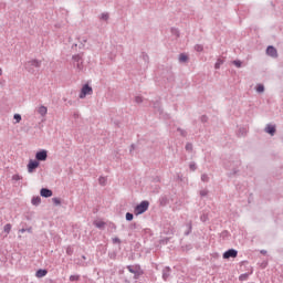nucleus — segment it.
I'll use <instances>...</instances> for the list:
<instances>
[{
  "instance_id": "obj_1",
  "label": "nucleus",
  "mask_w": 283,
  "mask_h": 283,
  "mask_svg": "<svg viewBox=\"0 0 283 283\" xmlns=\"http://www.w3.org/2000/svg\"><path fill=\"white\" fill-rule=\"evenodd\" d=\"M24 67L27 70V72H29L30 74H34V72H36L35 69L41 67V60H30L28 62H25Z\"/></svg>"
},
{
  "instance_id": "obj_2",
  "label": "nucleus",
  "mask_w": 283,
  "mask_h": 283,
  "mask_svg": "<svg viewBox=\"0 0 283 283\" xmlns=\"http://www.w3.org/2000/svg\"><path fill=\"white\" fill-rule=\"evenodd\" d=\"M147 209H149V201H142L135 207L134 213L135 216H140L142 213H145Z\"/></svg>"
},
{
  "instance_id": "obj_3",
  "label": "nucleus",
  "mask_w": 283,
  "mask_h": 283,
  "mask_svg": "<svg viewBox=\"0 0 283 283\" xmlns=\"http://www.w3.org/2000/svg\"><path fill=\"white\" fill-rule=\"evenodd\" d=\"M73 65L80 72L83 70V54H75L72 56Z\"/></svg>"
},
{
  "instance_id": "obj_4",
  "label": "nucleus",
  "mask_w": 283,
  "mask_h": 283,
  "mask_svg": "<svg viewBox=\"0 0 283 283\" xmlns=\"http://www.w3.org/2000/svg\"><path fill=\"white\" fill-rule=\"evenodd\" d=\"M127 271L134 274L135 280H138V277L143 275V270L140 269V265H128Z\"/></svg>"
},
{
  "instance_id": "obj_5",
  "label": "nucleus",
  "mask_w": 283,
  "mask_h": 283,
  "mask_svg": "<svg viewBox=\"0 0 283 283\" xmlns=\"http://www.w3.org/2000/svg\"><path fill=\"white\" fill-rule=\"evenodd\" d=\"M92 94H94L92 86L85 84L80 92L78 98H85L86 96H92Z\"/></svg>"
},
{
  "instance_id": "obj_6",
  "label": "nucleus",
  "mask_w": 283,
  "mask_h": 283,
  "mask_svg": "<svg viewBox=\"0 0 283 283\" xmlns=\"http://www.w3.org/2000/svg\"><path fill=\"white\" fill-rule=\"evenodd\" d=\"M36 161H45L48 160V150H41L35 154Z\"/></svg>"
},
{
  "instance_id": "obj_7",
  "label": "nucleus",
  "mask_w": 283,
  "mask_h": 283,
  "mask_svg": "<svg viewBox=\"0 0 283 283\" xmlns=\"http://www.w3.org/2000/svg\"><path fill=\"white\" fill-rule=\"evenodd\" d=\"M38 167H39V161L31 159L28 164L29 174H34V170L38 169Z\"/></svg>"
},
{
  "instance_id": "obj_8",
  "label": "nucleus",
  "mask_w": 283,
  "mask_h": 283,
  "mask_svg": "<svg viewBox=\"0 0 283 283\" xmlns=\"http://www.w3.org/2000/svg\"><path fill=\"white\" fill-rule=\"evenodd\" d=\"M266 54L273 59H277V50L274 46H268Z\"/></svg>"
},
{
  "instance_id": "obj_9",
  "label": "nucleus",
  "mask_w": 283,
  "mask_h": 283,
  "mask_svg": "<svg viewBox=\"0 0 283 283\" xmlns=\"http://www.w3.org/2000/svg\"><path fill=\"white\" fill-rule=\"evenodd\" d=\"M224 260H229V258H238V251L235 250H228L224 254H223Z\"/></svg>"
},
{
  "instance_id": "obj_10",
  "label": "nucleus",
  "mask_w": 283,
  "mask_h": 283,
  "mask_svg": "<svg viewBox=\"0 0 283 283\" xmlns=\"http://www.w3.org/2000/svg\"><path fill=\"white\" fill-rule=\"evenodd\" d=\"M40 196H42V198H52V190L48 188H42L40 191Z\"/></svg>"
},
{
  "instance_id": "obj_11",
  "label": "nucleus",
  "mask_w": 283,
  "mask_h": 283,
  "mask_svg": "<svg viewBox=\"0 0 283 283\" xmlns=\"http://www.w3.org/2000/svg\"><path fill=\"white\" fill-rule=\"evenodd\" d=\"M265 132H266V134H270V136H275V132H276V129H275V125H268L266 127H265Z\"/></svg>"
},
{
  "instance_id": "obj_12",
  "label": "nucleus",
  "mask_w": 283,
  "mask_h": 283,
  "mask_svg": "<svg viewBox=\"0 0 283 283\" xmlns=\"http://www.w3.org/2000/svg\"><path fill=\"white\" fill-rule=\"evenodd\" d=\"M171 273V269L170 268H165L163 271V280L167 281L169 280V275Z\"/></svg>"
},
{
  "instance_id": "obj_13",
  "label": "nucleus",
  "mask_w": 283,
  "mask_h": 283,
  "mask_svg": "<svg viewBox=\"0 0 283 283\" xmlns=\"http://www.w3.org/2000/svg\"><path fill=\"white\" fill-rule=\"evenodd\" d=\"M48 275V271L46 270H38L35 273L36 277H45Z\"/></svg>"
},
{
  "instance_id": "obj_14",
  "label": "nucleus",
  "mask_w": 283,
  "mask_h": 283,
  "mask_svg": "<svg viewBox=\"0 0 283 283\" xmlns=\"http://www.w3.org/2000/svg\"><path fill=\"white\" fill-rule=\"evenodd\" d=\"M94 226H95L97 229H105V223H104V221H102V220H96V221H94Z\"/></svg>"
},
{
  "instance_id": "obj_15",
  "label": "nucleus",
  "mask_w": 283,
  "mask_h": 283,
  "mask_svg": "<svg viewBox=\"0 0 283 283\" xmlns=\"http://www.w3.org/2000/svg\"><path fill=\"white\" fill-rule=\"evenodd\" d=\"M179 61H180V63H187V61H189V56L185 53H181L179 55Z\"/></svg>"
},
{
  "instance_id": "obj_16",
  "label": "nucleus",
  "mask_w": 283,
  "mask_h": 283,
  "mask_svg": "<svg viewBox=\"0 0 283 283\" xmlns=\"http://www.w3.org/2000/svg\"><path fill=\"white\" fill-rule=\"evenodd\" d=\"M38 113L41 114L42 116H45L48 114V107L45 106H40L38 108Z\"/></svg>"
},
{
  "instance_id": "obj_17",
  "label": "nucleus",
  "mask_w": 283,
  "mask_h": 283,
  "mask_svg": "<svg viewBox=\"0 0 283 283\" xmlns=\"http://www.w3.org/2000/svg\"><path fill=\"white\" fill-rule=\"evenodd\" d=\"M32 205H34L35 207L41 205V197H33Z\"/></svg>"
},
{
  "instance_id": "obj_18",
  "label": "nucleus",
  "mask_w": 283,
  "mask_h": 283,
  "mask_svg": "<svg viewBox=\"0 0 283 283\" xmlns=\"http://www.w3.org/2000/svg\"><path fill=\"white\" fill-rule=\"evenodd\" d=\"M4 233H7V235L10 233V231H12V224L7 223L3 228Z\"/></svg>"
},
{
  "instance_id": "obj_19",
  "label": "nucleus",
  "mask_w": 283,
  "mask_h": 283,
  "mask_svg": "<svg viewBox=\"0 0 283 283\" xmlns=\"http://www.w3.org/2000/svg\"><path fill=\"white\" fill-rule=\"evenodd\" d=\"M222 63H224V60L218 59L217 63L214 64L216 70H220V65H222Z\"/></svg>"
},
{
  "instance_id": "obj_20",
  "label": "nucleus",
  "mask_w": 283,
  "mask_h": 283,
  "mask_svg": "<svg viewBox=\"0 0 283 283\" xmlns=\"http://www.w3.org/2000/svg\"><path fill=\"white\" fill-rule=\"evenodd\" d=\"M78 280H81L80 275H71L70 276V282H78Z\"/></svg>"
},
{
  "instance_id": "obj_21",
  "label": "nucleus",
  "mask_w": 283,
  "mask_h": 283,
  "mask_svg": "<svg viewBox=\"0 0 283 283\" xmlns=\"http://www.w3.org/2000/svg\"><path fill=\"white\" fill-rule=\"evenodd\" d=\"M126 220H127L128 222H132V220H134V214L130 213V212H127V213H126Z\"/></svg>"
},
{
  "instance_id": "obj_22",
  "label": "nucleus",
  "mask_w": 283,
  "mask_h": 283,
  "mask_svg": "<svg viewBox=\"0 0 283 283\" xmlns=\"http://www.w3.org/2000/svg\"><path fill=\"white\" fill-rule=\"evenodd\" d=\"M73 253H74V248L69 245V247L66 248V254H67V255H72Z\"/></svg>"
},
{
  "instance_id": "obj_23",
  "label": "nucleus",
  "mask_w": 283,
  "mask_h": 283,
  "mask_svg": "<svg viewBox=\"0 0 283 283\" xmlns=\"http://www.w3.org/2000/svg\"><path fill=\"white\" fill-rule=\"evenodd\" d=\"M201 180L202 182H209V175L207 174L201 175Z\"/></svg>"
},
{
  "instance_id": "obj_24",
  "label": "nucleus",
  "mask_w": 283,
  "mask_h": 283,
  "mask_svg": "<svg viewBox=\"0 0 283 283\" xmlns=\"http://www.w3.org/2000/svg\"><path fill=\"white\" fill-rule=\"evenodd\" d=\"M232 63L235 67H242V62L240 60H234Z\"/></svg>"
},
{
  "instance_id": "obj_25",
  "label": "nucleus",
  "mask_w": 283,
  "mask_h": 283,
  "mask_svg": "<svg viewBox=\"0 0 283 283\" xmlns=\"http://www.w3.org/2000/svg\"><path fill=\"white\" fill-rule=\"evenodd\" d=\"M101 19L107 21V19H109V13H102Z\"/></svg>"
},
{
  "instance_id": "obj_26",
  "label": "nucleus",
  "mask_w": 283,
  "mask_h": 283,
  "mask_svg": "<svg viewBox=\"0 0 283 283\" xmlns=\"http://www.w3.org/2000/svg\"><path fill=\"white\" fill-rule=\"evenodd\" d=\"M256 92H259V93L264 92V85L259 84V85L256 86Z\"/></svg>"
},
{
  "instance_id": "obj_27",
  "label": "nucleus",
  "mask_w": 283,
  "mask_h": 283,
  "mask_svg": "<svg viewBox=\"0 0 283 283\" xmlns=\"http://www.w3.org/2000/svg\"><path fill=\"white\" fill-rule=\"evenodd\" d=\"M15 123H21V115L20 114H14L13 116Z\"/></svg>"
},
{
  "instance_id": "obj_28",
  "label": "nucleus",
  "mask_w": 283,
  "mask_h": 283,
  "mask_svg": "<svg viewBox=\"0 0 283 283\" xmlns=\"http://www.w3.org/2000/svg\"><path fill=\"white\" fill-rule=\"evenodd\" d=\"M193 150V145L187 144L186 145V151H192Z\"/></svg>"
},
{
  "instance_id": "obj_29",
  "label": "nucleus",
  "mask_w": 283,
  "mask_h": 283,
  "mask_svg": "<svg viewBox=\"0 0 283 283\" xmlns=\"http://www.w3.org/2000/svg\"><path fill=\"white\" fill-rule=\"evenodd\" d=\"M98 181L99 185H105V182H107V179L105 177H99Z\"/></svg>"
},
{
  "instance_id": "obj_30",
  "label": "nucleus",
  "mask_w": 283,
  "mask_h": 283,
  "mask_svg": "<svg viewBox=\"0 0 283 283\" xmlns=\"http://www.w3.org/2000/svg\"><path fill=\"white\" fill-rule=\"evenodd\" d=\"M52 200H53V203H54V205H56V206L61 205V199H60V198H56V197H55V198H53Z\"/></svg>"
},
{
  "instance_id": "obj_31",
  "label": "nucleus",
  "mask_w": 283,
  "mask_h": 283,
  "mask_svg": "<svg viewBox=\"0 0 283 283\" xmlns=\"http://www.w3.org/2000/svg\"><path fill=\"white\" fill-rule=\"evenodd\" d=\"M195 50H196L197 52H202L203 48H202V45L197 44V45L195 46Z\"/></svg>"
},
{
  "instance_id": "obj_32",
  "label": "nucleus",
  "mask_w": 283,
  "mask_h": 283,
  "mask_svg": "<svg viewBox=\"0 0 283 283\" xmlns=\"http://www.w3.org/2000/svg\"><path fill=\"white\" fill-rule=\"evenodd\" d=\"M135 103H143V96H136Z\"/></svg>"
},
{
  "instance_id": "obj_33",
  "label": "nucleus",
  "mask_w": 283,
  "mask_h": 283,
  "mask_svg": "<svg viewBox=\"0 0 283 283\" xmlns=\"http://www.w3.org/2000/svg\"><path fill=\"white\" fill-rule=\"evenodd\" d=\"M113 244H120V239L113 238Z\"/></svg>"
},
{
  "instance_id": "obj_34",
  "label": "nucleus",
  "mask_w": 283,
  "mask_h": 283,
  "mask_svg": "<svg viewBox=\"0 0 283 283\" xmlns=\"http://www.w3.org/2000/svg\"><path fill=\"white\" fill-rule=\"evenodd\" d=\"M189 167H190L191 171H196V164L192 163V164L189 165Z\"/></svg>"
},
{
  "instance_id": "obj_35",
  "label": "nucleus",
  "mask_w": 283,
  "mask_h": 283,
  "mask_svg": "<svg viewBox=\"0 0 283 283\" xmlns=\"http://www.w3.org/2000/svg\"><path fill=\"white\" fill-rule=\"evenodd\" d=\"M12 180H21V176H19V175H13V176H12Z\"/></svg>"
},
{
  "instance_id": "obj_36",
  "label": "nucleus",
  "mask_w": 283,
  "mask_h": 283,
  "mask_svg": "<svg viewBox=\"0 0 283 283\" xmlns=\"http://www.w3.org/2000/svg\"><path fill=\"white\" fill-rule=\"evenodd\" d=\"M200 196H207V190H201Z\"/></svg>"
},
{
  "instance_id": "obj_37",
  "label": "nucleus",
  "mask_w": 283,
  "mask_h": 283,
  "mask_svg": "<svg viewBox=\"0 0 283 283\" xmlns=\"http://www.w3.org/2000/svg\"><path fill=\"white\" fill-rule=\"evenodd\" d=\"M3 74V69L0 67V76Z\"/></svg>"
},
{
  "instance_id": "obj_38",
  "label": "nucleus",
  "mask_w": 283,
  "mask_h": 283,
  "mask_svg": "<svg viewBox=\"0 0 283 283\" xmlns=\"http://www.w3.org/2000/svg\"><path fill=\"white\" fill-rule=\"evenodd\" d=\"M21 231V233H25V229H22V230H20Z\"/></svg>"
},
{
  "instance_id": "obj_39",
  "label": "nucleus",
  "mask_w": 283,
  "mask_h": 283,
  "mask_svg": "<svg viewBox=\"0 0 283 283\" xmlns=\"http://www.w3.org/2000/svg\"><path fill=\"white\" fill-rule=\"evenodd\" d=\"M205 118H207V117H202V120H205Z\"/></svg>"
}]
</instances>
